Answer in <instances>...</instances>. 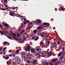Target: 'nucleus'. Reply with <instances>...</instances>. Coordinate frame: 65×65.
<instances>
[{
  "instance_id": "obj_1",
  "label": "nucleus",
  "mask_w": 65,
  "mask_h": 65,
  "mask_svg": "<svg viewBox=\"0 0 65 65\" xmlns=\"http://www.w3.org/2000/svg\"><path fill=\"white\" fill-rule=\"evenodd\" d=\"M30 50H31V48H30V45H28V46L27 47V48H26L25 51L26 52H29L30 51Z\"/></svg>"
},
{
  "instance_id": "obj_2",
  "label": "nucleus",
  "mask_w": 65,
  "mask_h": 65,
  "mask_svg": "<svg viewBox=\"0 0 65 65\" xmlns=\"http://www.w3.org/2000/svg\"><path fill=\"white\" fill-rule=\"evenodd\" d=\"M44 28V27H41V26H39L37 27L36 30L37 31H38V30L40 29H43Z\"/></svg>"
},
{
  "instance_id": "obj_3",
  "label": "nucleus",
  "mask_w": 65,
  "mask_h": 65,
  "mask_svg": "<svg viewBox=\"0 0 65 65\" xmlns=\"http://www.w3.org/2000/svg\"><path fill=\"white\" fill-rule=\"evenodd\" d=\"M39 47H40V46H38L36 47L35 48L36 51H37V52H40V51H41V49H40L39 48H38Z\"/></svg>"
},
{
  "instance_id": "obj_4",
  "label": "nucleus",
  "mask_w": 65,
  "mask_h": 65,
  "mask_svg": "<svg viewBox=\"0 0 65 65\" xmlns=\"http://www.w3.org/2000/svg\"><path fill=\"white\" fill-rule=\"evenodd\" d=\"M9 13L10 15L11 16H13V17H15V16L17 15H15V14L11 12H9Z\"/></svg>"
},
{
  "instance_id": "obj_5",
  "label": "nucleus",
  "mask_w": 65,
  "mask_h": 65,
  "mask_svg": "<svg viewBox=\"0 0 65 65\" xmlns=\"http://www.w3.org/2000/svg\"><path fill=\"white\" fill-rule=\"evenodd\" d=\"M10 8H11V9H12L13 10H16V11H15V12L17 11V10L18 9V7H16V8H14V7H10Z\"/></svg>"
},
{
  "instance_id": "obj_6",
  "label": "nucleus",
  "mask_w": 65,
  "mask_h": 65,
  "mask_svg": "<svg viewBox=\"0 0 65 65\" xmlns=\"http://www.w3.org/2000/svg\"><path fill=\"white\" fill-rule=\"evenodd\" d=\"M5 58L4 59H5V60H8L9 57V55H6L4 56Z\"/></svg>"
},
{
  "instance_id": "obj_7",
  "label": "nucleus",
  "mask_w": 65,
  "mask_h": 65,
  "mask_svg": "<svg viewBox=\"0 0 65 65\" xmlns=\"http://www.w3.org/2000/svg\"><path fill=\"white\" fill-rule=\"evenodd\" d=\"M30 52L32 54H35V49L31 48L30 50Z\"/></svg>"
},
{
  "instance_id": "obj_8",
  "label": "nucleus",
  "mask_w": 65,
  "mask_h": 65,
  "mask_svg": "<svg viewBox=\"0 0 65 65\" xmlns=\"http://www.w3.org/2000/svg\"><path fill=\"white\" fill-rule=\"evenodd\" d=\"M29 23H30V21H29L28 20H26V22L23 23V24L24 25H26V24H27Z\"/></svg>"
},
{
  "instance_id": "obj_9",
  "label": "nucleus",
  "mask_w": 65,
  "mask_h": 65,
  "mask_svg": "<svg viewBox=\"0 0 65 65\" xmlns=\"http://www.w3.org/2000/svg\"><path fill=\"white\" fill-rule=\"evenodd\" d=\"M35 63H36V60H35L32 61V64H33V65H35Z\"/></svg>"
},
{
  "instance_id": "obj_10",
  "label": "nucleus",
  "mask_w": 65,
  "mask_h": 65,
  "mask_svg": "<svg viewBox=\"0 0 65 65\" xmlns=\"http://www.w3.org/2000/svg\"><path fill=\"white\" fill-rule=\"evenodd\" d=\"M17 61L18 63H22V60L20 59H18Z\"/></svg>"
},
{
  "instance_id": "obj_11",
  "label": "nucleus",
  "mask_w": 65,
  "mask_h": 65,
  "mask_svg": "<svg viewBox=\"0 0 65 65\" xmlns=\"http://www.w3.org/2000/svg\"><path fill=\"white\" fill-rule=\"evenodd\" d=\"M4 2H5L4 4H5V5H6L7 4V3H8L7 0H4Z\"/></svg>"
},
{
  "instance_id": "obj_12",
  "label": "nucleus",
  "mask_w": 65,
  "mask_h": 65,
  "mask_svg": "<svg viewBox=\"0 0 65 65\" xmlns=\"http://www.w3.org/2000/svg\"><path fill=\"white\" fill-rule=\"evenodd\" d=\"M62 52L61 53H59L58 54V57H61V56H62Z\"/></svg>"
},
{
  "instance_id": "obj_13",
  "label": "nucleus",
  "mask_w": 65,
  "mask_h": 65,
  "mask_svg": "<svg viewBox=\"0 0 65 65\" xmlns=\"http://www.w3.org/2000/svg\"><path fill=\"white\" fill-rule=\"evenodd\" d=\"M12 37H13L14 39H16L17 40H20V39L18 38H16V37H14L13 36H12Z\"/></svg>"
},
{
  "instance_id": "obj_14",
  "label": "nucleus",
  "mask_w": 65,
  "mask_h": 65,
  "mask_svg": "<svg viewBox=\"0 0 65 65\" xmlns=\"http://www.w3.org/2000/svg\"><path fill=\"white\" fill-rule=\"evenodd\" d=\"M43 63L44 64H46L47 65H48L49 63H47L46 62V61H45L43 62Z\"/></svg>"
},
{
  "instance_id": "obj_15",
  "label": "nucleus",
  "mask_w": 65,
  "mask_h": 65,
  "mask_svg": "<svg viewBox=\"0 0 65 65\" xmlns=\"http://www.w3.org/2000/svg\"><path fill=\"white\" fill-rule=\"evenodd\" d=\"M64 58V56H62L60 57L59 58L60 60H62L63 59V58Z\"/></svg>"
},
{
  "instance_id": "obj_16",
  "label": "nucleus",
  "mask_w": 65,
  "mask_h": 65,
  "mask_svg": "<svg viewBox=\"0 0 65 65\" xmlns=\"http://www.w3.org/2000/svg\"><path fill=\"white\" fill-rule=\"evenodd\" d=\"M7 64L8 65H10V64H11V63H10L9 62V61H8L7 62Z\"/></svg>"
},
{
  "instance_id": "obj_17",
  "label": "nucleus",
  "mask_w": 65,
  "mask_h": 65,
  "mask_svg": "<svg viewBox=\"0 0 65 65\" xmlns=\"http://www.w3.org/2000/svg\"><path fill=\"white\" fill-rule=\"evenodd\" d=\"M57 61V59H56L55 60L54 59H53L52 60V62H56Z\"/></svg>"
},
{
  "instance_id": "obj_18",
  "label": "nucleus",
  "mask_w": 65,
  "mask_h": 65,
  "mask_svg": "<svg viewBox=\"0 0 65 65\" xmlns=\"http://www.w3.org/2000/svg\"><path fill=\"white\" fill-rule=\"evenodd\" d=\"M16 51V54H19L20 53V51L19 50H17Z\"/></svg>"
},
{
  "instance_id": "obj_19",
  "label": "nucleus",
  "mask_w": 65,
  "mask_h": 65,
  "mask_svg": "<svg viewBox=\"0 0 65 65\" xmlns=\"http://www.w3.org/2000/svg\"><path fill=\"white\" fill-rule=\"evenodd\" d=\"M7 43V42H4L3 43V44L4 45H6V44Z\"/></svg>"
},
{
  "instance_id": "obj_20",
  "label": "nucleus",
  "mask_w": 65,
  "mask_h": 65,
  "mask_svg": "<svg viewBox=\"0 0 65 65\" xmlns=\"http://www.w3.org/2000/svg\"><path fill=\"white\" fill-rule=\"evenodd\" d=\"M40 22H41V21H40V20H38V24H40Z\"/></svg>"
},
{
  "instance_id": "obj_21",
  "label": "nucleus",
  "mask_w": 65,
  "mask_h": 65,
  "mask_svg": "<svg viewBox=\"0 0 65 65\" xmlns=\"http://www.w3.org/2000/svg\"><path fill=\"white\" fill-rule=\"evenodd\" d=\"M25 31V29H24L22 30V31L21 32V33H23V32H24V31Z\"/></svg>"
},
{
  "instance_id": "obj_22",
  "label": "nucleus",
  "mask_w": 65,
  "mask_h": 65,
  "mask_svg": "<svg viewBox=\"0 0 65 65\" xmlns=\"http://www.w3.org/2000/svg\"><path fill=\"white\" fill-rule=\"evenodd\" d=\"M47 42L48 45H50L51 44L50 41H48Z\"/></svg>"
},
{
  "instance_id": "obj_23",
  "label": "nucleus",
  "mask_w": 65,
  "mask_h": 65,
  "mask_svg": "<svg viewBox=\"0 0 65 65\" xmlns=\"http://www.w3.org/2000/svg\"><path fill=\"white\" fill-rule=\"evenodd\" d=\"M60 9H59V10H64V8L63 7H60Z\"/></svg>"
},
{
  "instance_id": "obj_24",
  "label": "nucleus",
  "mask_w": 65,
  "mask_h": 65,
  "mask_svg": "<svg viewBox=\"0 0 65 65\" xmlns=\"http://www.w3.org/2000/svg\"><path fill=\"white\" fill-rule=\"evenodd\" d=\"M37 32V31L36 30H34L33 33H36Z\"/></svg>"
},
{
  "instance_id": "obj_25",
  "label": "nucleus",
  "mask_w": 65,
  "mask_h": 65,
  "mask_svg": "<svg viewBox=\"0 0 65 65\" xmlns=\"http://www.w3.org/2000/svg\"><path fill=\"white\" fill-rule=\"evenodd\" d=\"M33 54H31L30 55H29V56L31 57V58H32V57H33Z\"/></svg>"
},
{
  "instance_id": "obj_26",
  "label": "nucleus",
  "mask_w": 65,
  "mask_h": 65,
  "mask_svg": "<svg viewBox=\"0 0 65 65\" xmlns=\"http://www.w3.org/2000/svg\"><path fill=\"white\" fill-rule=\"evenodd\" d=\"M39 39V38L37 37V38H36L35 39V41H37V40H38V39Z\"/></svg>"
},
{
  "instance_id": "obj_27",
  "label": "nucleus",
  "mask_w": 65,
  "mask_h": 65,
  "mask_svg": "<svg viewBox=\"0 0 65 65\" xmlns=\"http://www.w3.org/2000/svg\"><path fill=\"white\" fill-rule=\"evenodd\" d=\"M5 27H8V24H5Z\"/></svg>"
},
{
  "instance_id": "obj_28",
  "label": "nucleus",
  "mask_w": 65,
  "mask_h": 65,
  "mask_svg": "<svg viewBox=\"0 0 65 65\" xmlns=\"http://www.w3.org/2000/svg\"><path fill=\"white\" fill-rule=\"evenodd\" d=\"M13 54H16V51H13Z\"/></svg>"
},
{
  "instance_id": "obj_29",
  "label": "nucleus",
  "mask_w": 65,
  "mask_h": 65,
  "mask_svg": "<svg viewBox=\"0 0 65 65\" xmlns=\"http://www.w3.org/2000/svg\"><path fill=\"white\" fill-rule=\"evenodd\" d=\"M59 62H57L55 63V65H58V64H59Z\"/></svg>"
},
{
  "instance_id": "obj_30",
  "label": "nucleus",
  "mask_w": 65,
  "mask_h": 65,
  "mask_svg": "<svg viewBox=\"0 0 65 65\" xmlns=\"http://www.w3.org/2000/svg\"><path fill=\"white\" fill-rule=\"evenodd\" d=\"M43 24H44V25H42V26H44L46 24V23H43Z\"/></svg>"
},
{
  "instance_id": "obj_31",
  "label": "nucleus",
  "mask_w": 65,
  "mask_h": 65,
  "mask_svg": "<svg viewBox=\"0 0 65 65\" xmlns=\"http://www.w3.org/2000/svg\"><path fill=\"white\" fill-rule=\"evenodd\" d=\"M6 45H9V43L7 42V44Z\"/></svg>"
},
{
  "instance_id": "obj_32",
  "label": "nucleus",
  "mask_w": 65,
  "mask_h": 65,
  "mask_svg": "<svg viewBox=\"0 0 65 65\" xmlns=\"http://www.w3.org/2000/svg\"><path fill=\"white\" fill-rule=\"evenodd\" d=\"M28 58V57H26L25 58H24V59L25 60H27V59Z\"/></svg>"
},
{
  "instance_id": "obj_33",
  "label": "nucleus",
  "mask_w": 65,
  "mask_h": 65,
  "mask_svg": "<svg viewBox=\"0 0 65 65\" xmlns=\"http://www.w3.org/2000/svg\"><path fill=\"white\" fill-rule=\"evenodd\" d=\"M0 33H1V35H3V34H4L3 33H2V32H0Z\"/></svg>"
},
{
  "instance_id": "obj_34",
  "label": "nucleus",
  "mask_w": 65,
  "mask_h": 65,
  "mask_svg": "<svg viewBox=\"0 0 65 65\" xmlns=\"http://www.w3.org/2000/svg\"><path fill=\"white\" fill-rule=\"evenodd\" d=\"M12 35L14 36H15V37H17V36L15 35L14 34H12Z\"/></svg>"
},
{
  "instance_id": "obj_35",
  "label": "nucleus",
  "mask_w": 65,
  "mask_h": 65,
  "mask_svg": "<svg viewBox=\"0 0 65 65\" xmlns=\"http://www.w3.org/2000/svg\"><path fill=\"white\" fill-rule=\"evenodd\" d=\"M46 24L47 25V26H50V23H46Z\"/></svg>"
},
{
  "instance_id": "obj_36",
  "label": "nucleus",
  "mask_w": 65,
  "mask_h": 65,
  "mask_svg": "<svg viewBox=\"0 0 65 65\" xmlns=\"http://www.w3.org/2000/svg\"><path fill=\"white\" fill-rule=\"evenodd\" d=\"M36 23H37L38 22V20H36L35 21Z\"/></svg>"
},
{
  "instance_id": "obj_37",
  "label": "nucleus",
  "mask_w": 65,
  "mask_h": 65,
  "mask_svg": "<svg viewBox=\"0 0 65 65\" xmlns=\"http://www.w3.org/2000/svg\"><path fill=\"white\" fill-rule=\"evenodd\" d=\"M1 10H6V9H5L4 8H2Z\"/></svg>"
},
{
  "instance_id": "obj_38",
  "label": "nucleus",
  "mask_w": 65,
  "mask_h": 65,
  "mask_svg": "<svg viewBox=\"0 0 65 65\" xmlns=\"http://www.w3.org/2000/svg\"><path fill=\"white\" fill-rule=\"evenodd\" d=\"M12 57H15V55L13 54H12Z\"/></svg>"
},
{
  "instance_id": "obj_39",
  "label": "nucleus",
  "mask_w": 65,
  "mask_h": 65,
  "mask_svg": "<svg viewBox=\"0 0 65 65\" xmlns=\"http://www.w3.org/2000/svg\"><path fill=\"white\" fill-rule=\"evenodd\" d=\"M52 54L49 53V56H52Z\"/></svg>"
},
{
  "instance_id": "obj_40",
  "label": "nucleus",
  "mask_w": 65,
  "mask_h": 65,
  "mask_svg": "<svg viewBox=\"0 0 65 65\" xmlns=\"http://www.w3.org/2000/svg\"><path fill=\"white\" fill-rule=\"evenodd\" d=\"M20 36V34H18L17 35V37H19Z\"/></svg>"
},
{
  "instance_id": "obj_41",
  "label": "nucleus",
  "mask_w": 65,
  "mask_h": 65,
  "mask_svg": "<svg viewBox=\"0 0 65 65\" xmlns=\"http://www.w3.org/2000/svg\"><path fill=\"white\" fill-rule=\"evenodd\" d=\"M6 49V47H5L3 48V50H4V51H5Z\"/></svg>"
},
{
  "instance_id": "obj_42",
  "label": "nucleus",
  "mask_w": 65,
  "mask_h": 65,
  "mask_svg": "<svg viewBox=\"0 0 65 65\" xmlns=\"http://www.w3.org/2000/svg\"><path fill=\"white\" fill-rule=\"evenodd\" d=\"M30 61L28 60L27 61V63H30Z\"/></svg>"
},
{
  "instance_id": "obj_43",
  "label": "nucleus",
  "mask_w": 65,
  "mask_h": 65,
  "mask_svg": "<svg viewBox=\"0 0 65 65\" xmlns=\"http://www.w3.org/2000/svg\"><path fill=\"white\" fill-rule=\"evenodd\" d=\"M39 55V54H36V55H35V56H38Z\"/></svg>"
},
{
  "instance_id": "obj_44",
  "label": "nucleus",
  "mask_w": 65,
  "mask_h": 65,
  "mask_svg": "<svg viewBox=\"0 0 65 65\" xmlns=\"http://www.w3.org/2000/svg\"><path fill=\"white\" fill-rule=\"evenodd\" d=\"M0 27L1 28H3V27L2 26V25H0Z\"/></svg>"
},
{
  "instance_id": "obj_45",
  "label": "nucleus",
  "mask_w": 65,
  "mask_h": 65,
  "mask_svg": "<svg viewBox=\"0 0 65 65\" xmlns=\"http://www.w3.org/2000/svg\"><path fill=\"white\" fill-rule=\"evenodd\" d=\"M21 30V27H20L19 28V29H18V31H20V30Z\"/></svg>"
},
{
  "instance_id": "obj_46",
  "label": "nucleus",
  "mask_w": 65,
  "mask_h": 65,
  "mask_svg": "<svg viewBox=\"0 0 65 65\" xmlns=\"http://www.w3.org/2000/svg\"><path fill=\"white\" fill-rule=\"evenodd\" d=\"M41 56L42 57H45V56L44 55H42Z\"/></svg>"
},
{
  "instance_id": "obj_47",
  "label": "nucleus",
  "mask_w": 65,
  "mask_h": 65,
  "mask_svg": "<svg viewBox=\"0 0 65 65\" xmlns=\"http://www.w3.org/2000/svg\"><path fill=\"white\" fill-rule=\"evenodd\" d=\"M4 22H3V26L4 25Z\"/></svg>"
},
{
  "instance_id": "obj_48",
  "label": "nucleus",
  "mask_w": 65,
  "mask_h": 65,
  "mask_svg": "<svg viewBox=\"0 0 65 65\" xmlns=\"http://www.w3.org/2000/svg\"><path fill=\"white\" fill-rule=\"evenodd\" d=\"M57 44H58V45H59L60 44V43L59 42H57Z\"/></svg>"
},
{
  "instance_id": "obj_49",
  "label": "nucleus",
  "mask_w": 65,
  "mask_h": 65,
  "mask_svg": "<svg viewBox=\"0 0 65 65\" xmlns=\"http://www.w3.org/2000/svg\"><path fill=\"white\" fill-rule=\"evenodd\" d=\"M6 54L5 52H4V55H5Z\"/></svg>"
},
{
  "instance_id": "obj_50",
  "label": "nucleus",
  "mask_w": 65,
  "mask_h": 65,
  "mask_svg": "<svg viewBox=\"0 0 65 65\" xmlns=\"http://www.w3.org/2000/svg\"><path fill=\"white\" fill-rule=\"evenodd\" d=\"M9 57H11L12 56V55H11V54H10L9 55Z\"/></svg>"
},
{
  "instance_id": "obj_51",
  "label": "nucleus",
  "mask_w": 65,
  "mask_h": 65,
  "mask_svg": "<svg viewBox=\"0 0 65 65\" xmlns=\"http://www.w3.org/2000/svg\"><path fill=\"white\" fill-rule=\"evenodd\" d=\"M24 18V20L25 21H26V19L25 18Z\"/></svg>"
},
{
  "instance_id": "obj_52",
  "label": "nucleus",
  "mask_w": 65,
  "mask_h": 65,
  "mask_svg": "<svg viewBox=\"0 0 65 65\" xmlns=\"http://www.w3.org/2000/svg\"><path fill=\"white\" fill-rule=\"evenodd\" d=\"M11 50H10L9 51V53H11Z\"/></svg>"
},
{
  "instance_id": "obj_53",
  "label": "nucleus",
  "mask_w": 65,
  "mask_h": 65,
  "mask_svg": "<svg viewBox=\"0 0 65 65\" xmlns=\"http://www.w3.org/2000/svg\"><path fill=\"white\" fill-rule=\"evenodd\" d=\"M44 36V35H42V36H41V37H43Z\"/></svg>"
},
{
  "instance_id": "obj_54",
  "label": "nucleus",
  "mask_w": 65,
  "mask_h": 65,
  "mask_svg": "<svg viewBox=\"0 0 65 65\" xmlns=\"http://www.w3.org/2000/svg\"><path fill=\"white\" fill-rule=\"evenodd\" d=\"M7 37L8 38H9V39H10V37H8V36H7Z\"/></svg>"
},
{
  "instance_id": "obj_55",
  "label": "nucleus",
  "mask_w": 65,
  "mask_h": 65,
  "mask_svg": "<svg viewBox=\"0 0 65 65\" xmlns=\"http://www.w3.org/2000/svg\"><path fill=\"white\" fill-rule=\"evenodd\" d=\"M32 38L34 39H35V37H32Z\"/></svg>"
},
{
  "instance_id": "obj_56",
  "label": "nucleus",
  "mask_w": 65,
  "mask_h": 65,
  "mask_svg": "<svg viewBox=\"0 0 65 65\" xmlns=\"http://www.w3.org/2000/svg\"><path fill=\"white\" fill-rule=\"evenodd\" d=\"M21 18H24V16H21Z\"/></svg>"
},
{
  "instance_id": "obj_57",
  "label": "nucleus",
  "mask_w": 65,
  "mask_h": 65,
  "mask_svg": "<svg viewBox=\"0 0 65 65\" xmlns=\"http://www.w3.org/2000/svg\"><path fill=\"white\" fill-rule=\"evenodd\" d=\"M30 53L28 54V56H30Z\"/></svg>"
},
{
  "instance_id": "obj_58",
  "label": "nucleus",
  "mask_w": 65,
  "mask_h": 65,
  "mask_svg": "<svg viewBox=\"0 0 65 65\" xmlns=\"http://www.w3.org/2000/svg\"><path fill=\"white\" fill-rule=\"evenodd\" d=\"M53 29H54V30H55V27H54L53 28Z\"/></svg>"
},
{
  "instance_id": "obj_59",
  "label": "nucleus",
  "mask_w": 65,
  "mask_h": 65,
  "mask_svg": "<svg viewBox=\"0 0 65 65\" xmlns=\"http://www.w3.org/2000/svg\"><path fill=\"white\" fill-rule=\"evenodd\" d=\"M30 27H27V29H30Z\"/></svg>"
},
{
  "instance_id": "obj_60",
  "label": "nucleus",
  "mask_w": 65,
  "mask_h": 65,
  "mask_svg": "<svg viewBox=\"0 0 65 65\" xmlns=\"http://www.w3.org/2000/svg\"><path fill=\"white\" fill-rule=\"evenodd\" d=\"M65 51L64 50V49L63 50V51L62 52H64Z\"/></svg>"
},
{
  "instance_id": "obj_61",
  "label": "nucleus",
  "mask_w": 65,
  "mask_h": 65,
  "mask_svg": "<svg viewBox=\"0 0 65 65\" xmlns=\"http://www.w3.org/2000/svg\"><path fill=\"white\" fill-rule=\"evenodd\" d=\"M5 33H7V31H5L4 32Z\"/></svg>"
},
{
  "instance_id": "obj_62",
  "label": "nucleus",
  "mask_w": 65,
  "mask_h": 65,
  "mask_svg": "<svg viewBox=\"0 0 65 65\" xmlns=\"http://www.w3.org/2000/svg\"><path fill=\"white\" fill-rule=\"evenodd\" d=\"M51 65H53V64H52V63H51L50 64Z\"/></svg>"
},
{
  "instance_id": "obj_63",
  "label": "nucleus",
  "mask_w": 65,
  "mask_h": 65,
  "mask_svg": "<svg viewBox=\"0 0 65 65\" xmlns=\"http://www.w3.org/2000/svg\"><path fill=\"white\" fill-rule=\"evenodd\" d=\"M41 43H42L43 44V42H41Z\"/></svg>"
},
{
  "instance_id": "obj_64",
  "label": "nucleus",
  "mask_w": 65,
  "mask_h": 65,
  "mask_svg": "<svg viewBox=\"0 0 65 65\" xmlns=\"http://www.w3.org/2000/svg\"><path fill=\"white\" fill-rule=\"evenodd\" d=\"M5 7H8L7 6V5H5Z\"/></svg>"
}]
</instances>
